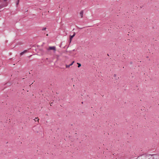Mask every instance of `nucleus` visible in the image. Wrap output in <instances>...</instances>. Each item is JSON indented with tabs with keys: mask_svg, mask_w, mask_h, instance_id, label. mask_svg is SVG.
Returning <instances> with one entry per match:
<instances>
[{
	"mask_svg": "<svg viewBox=\"0 0 159 159\" xmlns=\"http://www.w3.org/2000/svg\"><path fill=\"white\" fill-rule=\"evenodd\" d=\"M149 154H144L137 157V159H148Z\"/></svg>",
	"mask_w": 159,
	"mask_h": 159,
	"instance_id": "1",
	"label": "nucleus"
},
{
	"mask_svg": "<svg viewBox=\"0 0 159 159\" xmlns=\"http://www.w3.org/2000/svg\"><path fill=\"white\" fill-rule=\"evenodd\" d=\"M148 159H159V154H149Z\"/></svg>",
	"mask_w": 159,
	"mask_h": 159,
	"instance_id": "2",
	"label": "nucleus"
},
{
	"mask_svg": "<svg viewBox=\"0 0 159 159\" xmlns=\"http://www.w3.org/2000/svg\"><path fill=\"white\" fill-rule=\"evenodd\" d=\"M47 50L48 51L52 50L54 52H55L56 51V48L55 46H50L47 48Z\"/></svg>",
	"mask_w": 159,
	"mask_h": 159,
	"instance_id": "3",
	"label": "nucleus"
},
{
	"mask_svg": "<svg viewBox=\"0 0 159 159\" xmlns=\"http://www.w3.org/2000/svg\"><path fill=\"white\" fill-rule=\"evenodd\" d=\"M74 62V61H73L71 64H70L69 65H66V68H68V67H70V66H71L72 65H73V63Z\"/></svg>",
	"mask_w": 159,
	"mask_h": 159,
	"instance_id": "4",
	"label": "nucleus"
},
{
	"mask_svg": "<svg viewBox=\"0 0 159 159\" xmlns=\"http://www.w3.org/2000/svg\"><path fill=\"white\" fill-rule=\"evenodd\" d=\"M75 34H74L73 35L70 36V43L71 41L73 38L75 36Z\"/></svg>",
	"mask_w": 159,
	"mask_h": 159,
	"instance_id": "5",
	"label": "nucleus"
},
{
	"mask_svg": "<svg viewBox=\"0 0 159 159\" xmlns=\"http://www.w3.org/2000/svg\"><path fill=\"white\" fill-rule=\"evenodd\" d=\"M83 11H81L80 12V16H81V18L83 17Z\"/></svg>",
	"mask_w": 159,
	"mask_h": 159,
	"instance_id": "6",
	"label": "nucleus"
},
{
	"mask_svg": "<svg viewBox=\"0 0 159 159\" xmlns=\"http://www.w3.org/2000/svg\"><path fill=\"white\" fill-rule=\"evenodd\" d=\"M26 52V50H25L24 52H21L20 53V55H23Z\"/></svg>",
	"mask_w": 159,
	"mask_h": 159,
	"instance_id": "7",
	"label": "nucleus"
},
{
	"mask_svg": "<svg viewBox=\"0 0 159 159\" xmlns=\"http://www.w3.org/2000/svg\"><path fill=\"white\" fill-rule=\"evenodd\" d=\"M34 120L35 121H38L39 119L38 118H35Z\"/></svg>",
	"mask_w": 159,
	"mask_h": 159,
	"instance_id": "8",
	"label": "nucleus"
},
{
	"mask_svg": "<svg viewBox=\"0 0 159 159\" xmlns=\"http://www.w3.org/2000/svg\"><path fill=\"white\" fill-rule=\"evenodd\" d=\"M19 0H18L17 2H16V5H17L19 3Z\"/></svg>",
	"mask_w": 159,
	"mask_h": 159,
	"instance_id": "9",
	"label": "nucleus"
},
{
	"mask_svg": "<svg viewBox=\"0 0 159 159\" xmlns=\"http://www.w3.org/2000/svg\"><path fill=\"white\" fill-rule=\"evenodd\" d=\"M46 29V27L43 28L42 29L43 30H45Z\"/></svg>",
	"mask_w": 159,
	"mask_h": 159,
	"instance_id": "10",
	"label": "nucleus"
},
{
	"mask_svg": "<svg viewBox=\"0 0 159 159\" xmlns=\"http://www.w3.org/2000/svg\"><path fill=\"white\" fill-rule=\"evenodd\" d=\"M77 64L78 65V67L79 68H80V63H79L78 62V63H77Z\"/></svg>",
	"mask_w": 159,
	"mask_h": 159,
	"instance_id": "11",
	"label": "nucleus"
},
{
	"mask_svg": "<svg viewBox=\"0 0 159 159\" xmlns=\"http://www.w3.org/2000/svg\"><path fill=\"white\" fill-rule=\"evenodd\" d=\"M52 102L51 103H50V105H51V106H52Z\"/></svg>",
	"mask_w": 159,
	"mask_h": 159,
	"instance_id": "12",
	"label": "nucleus"
},
{
	"mask_svg": "<svg viewBox=\"0 0 159 159\" xmlns=\"http://www.w3.org/2000/svg\"><path fill=\"white\" fill-rule=\"evenodd\" d=\"M7 6V4H6V5L4 6V7H5Z\"/></svg>",
	"mask_w": 159,
	"mask_h": 159,
	"instance_id": "13",
	"label": "nucleus"
},
{
	"mask_svg": "<svg viewBox=\"0 0 159 159\" xmlns=\"http://www.w3.org/2000/svg\"><path fill=\"white\" fill-rule=\"evenodd\" d=\"M4 1H7V0H3Z\"/></svg>",
	"mask_w": 159,
	"mask_h": 159,
	"instance_id": "14",
	"label": "nucleus"
},
{
	"mask_svg": "<svg viewBox=\"0 0 159 159\" xmlns=\"http://www.w3.org/2000/svg\"><path fill=\"white\" fill-rule=\"evenodd\" d=\"M80 66H81V65L80 64Z\"/></svg>",
	"mask_w": 159,
	"mask_h": 159,
	"instance_id": "15",
	"label": "nucleus"
}]
</instances>
